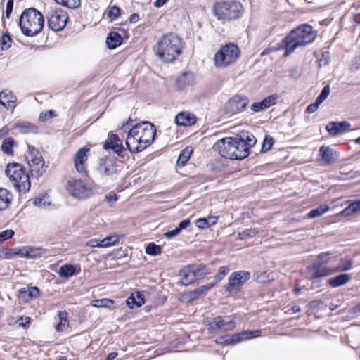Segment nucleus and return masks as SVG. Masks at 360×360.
<instances>
[{
  "label": "nucleus",
  "mask_w": 360,
  "mask_h": 360,
  "mask_svg": "<svg viewBox=\"0 0 360 360\" xmlns=\"http://www.w3.org/2000/svg\"><path fill=\"white\" fill-rule=\"evenodd\" d=\"M132 120L129 119L124 123L120 129L127 131L129 129L126 139V145L131 153H139L146 149L153 141L155 136V129L153 124L143 122L132 126Z\"/></svg>",
  "instance_id": "f257e3e1"
},
{
  "label": "nucleus",
  "mask_w": 360,
  "mask_h": 360,
  "mask_svg": "<svg viewBox=\"0 0 360 360\" xmlns=\"http://www.w3.org/2000/svg\"><path fill=\"white\" fill-rule=\"evenodd\" d=\"M317 36V32L308 24H302L290 32L283 43L285 46L284 56L292 54L297 48L312 43Z\"/></svg>",
  "instance_id": "f03ea898"
},
{
  "label": "nucleus",
  "mask_w": 360,
  "mask_h": 360,
  "mask_svg": "<svg viewBox=\"0 0 360 360\" xmlns=\"http://www.w3.org/2000/svg\"><path fill=\"white\" fill-rule=\"evenodd\" d=\"M155 50L163 62L172 63L181 53V39L173 33L167 34L158 41Z\"/></svg>",
  "instance_id": "7ed1b4c3"
},
{
  "label": "nucleus",
  "mask_w": 360,
  "mask_h": 360,
  "mask_svg": "<svg viewBox=\"0 0 360 360\" xmlns=\"http://www.w3.org/2000/svg\"><path fill=\"white\" fill-rule=\"evenodd\" d=\"M221 157L231 160H241L248 155L247 145L243 139L226 137L214 144Z\"/></svg>",
  "instance_id": "20e7f679"
},
{
  "label": "nucleus",
  "mask_w": 360,
  "mask_h": 360,
  "mask_svg": "<svg viewBox=\"0 0 360 360\" xmlns=\"http://www.w3.org/2000/svg\"><path fill=\"white\" fill-rule=\"evenodd\" d=\"M44 23L43 15L34 8L24 11L20 18L22 32L27 37H34L38 34L42 30Z\"/></svg>",
  "instance_id": "39448f33"
},
{
  "label": "nucleus",
  "mask_w": 360,
  "mask_h": 360,
  "mask_svg": "<svg viewBox=\"0 0 360 360\" xmlns=\"http://www.w3.org/2000/svg\"><path fill=\"white\" fill-rule=\"evenodd\" d=\"M5 172L19 192H27L30 190V176L21 165L18 163L8 164Z\"/></svg>",
  "instance_id": "423d86ee"
},
{
  "label": "nucleus",
  "mask_w": 360,
  "mask_h": 360,
  "mask_svg": "<svg viewBox=\"0 0 360 360\" xmlns=\"http://www.w3.org/2000/svg\"><path fill=\"white\" fill-rule=\"evenodd\" d=\"M213 11L218 20H233L242 15L243 6L234 1H221L214 5Z\"/></svg>",
  "instance_id": "0eeeda50"
},
{
  "label": "nucleus",
  "mask_w": 360,
  "mask_h": 360,
  "mask_svg": "<svg viewBox=\"0 0 360 360\" xmlns=\"http://www.w3.org/2000/svg\"><path fill=\"white\" fill-rule=\"evenodd\" d=\"M240 56V49L234 44H227L214 54V64L217 68H225L234 63Z\"/></svg>",
  "instance_id": "6e6552de"
},
{
  "label": "nucleus",
  "mask_w": 360,
  "mask_h": 360,
  "mask_svg": "<svg viewBox=\"0 0 360 360\" xmlns=\"http://www.w3.org/2000/svg\"><path fill=\"white\" fill-rule=\"evenodd\" d=\"M27 149L25 158L30 167V173L32 176L39 178L45 172L44 161L39 151L33 146L28 145Z\"/></svg>",
  "instance_id": "1a4fd4ad"
},
{
  "label": "nucleus",
  "mask_w": 360,
  "mask_h": 360,
  "mask_svg": "<svg viewBox=\"0 0 360 360\" xmlns=\"http://www.w3.org/2000/svg\"><path fill=\"white\" fill-rule=\"evenodd\" d=\"M94 189L93 184L82 179H71L67 183V190L76 198L84 199L89 197Z\"/></svg>",
  "instance_id": "9d476101"
},
{
  "label": "nucleus",
  "mask_w": 360,
  "mask_h": 360,
  "mask_svg": "<svg viewBox=\"0 0 360 360\" xmlns=\"http://www.w3.org/2000/svg\"><path fill=\"white\" fill-rule=\"evenodd\" d=\"M122 168V164L115 158L106 156L100 160L98 172L103 177L115 179Z\"/></svg>",
  "instance_id": "9b49d317"
},
{
  "label": "nucleus",
  "mask_w": 360,
  "mask_h": 360,
  "mask_svg": "<svg viewBox=\"0 0 360 360\" xmlns=\"http://www.w3.org/2000/svg\"><path fill=\"white\" fill-rule=\"evenodd\" d=\"M46 18L49 27L53 31L62 30L67 22V13L58 8H49L46 13Z\"/></svg>",
  "instance_id": "f8f14e48"
},
{
  "label": "nucleus",
  "mask_w": 360,
  "mask_h": 360,
  "mask_svg": "<svg viewBox=\"0 0 360 360\" xmlns=\"http://www.w3.org/2000/svg\"><path fill=\"white\" fill-rule=\"evenodd\" d=\"M259 330H246L235 333L232 335H224L219 337L215 342L217 344L235 345L243 340H249L252 337L259 336Z\"/></svg>",
  "instance_id": "ddd939ff"
},
{
  "label": "nucleus",
  "mask_w": 360,
  "mask_h": 360,
  "mask_svg": "<svg viewBox=\"0 0 360 360\" xmlns=\"http://www.w3.org/2000/svg\"><path fill=\"white\" fill-rule=\"evenodd\" d=\"M248 103L249 99L247 97L236 94L225 103V113L229 115L239 113L245 109Z\"/></svg>",
  "instance_id": "4468645a"
},
{
  "label": "nucleus",
  "mask_w": 360,
  "mask_h": 360,
  "mask_svg": "<svg viewBox=\"0 0 360 360\" xmlns=\"http://www.w3.org/2000/svg\"><path fill=\"white\" fill-rule=\"evenodd\" d=\"M89 156V148L82 147L74 155V166L77 172L82 174H87V160Z\"/></svg>",
  "instance_id": "2eb2a0df"
},
{
  "label": "nucleus",
  "mask_w": 360,
  "mask_h": 360,
  "mask_svg": "<svg viewBox=\"0 0 360 360\" xmlns=\"http://www.w3.org/2000/svg\"><path fill=\"white\" fill-rule=\"evenodd\" d=\"M250 273L246 271H239L232 273L229 278L226 290L229 292L238 290L240 287L250 279Z\"/></svg>",
  "instance_id": "dca6fc26"
},
{
  "label": "nucleus",
  "mask_w": 360,
  "mask_h": 360,
  "mask_svg": "<svg viewBox=\"0 0 360 360\" xmlns=\"http://www.w3.org/2000/svg\"><path fill=\"white\" fill-rule=\"evenodd\" d=\"M179 276L180 278V283L183 285L187 286L200 278L202 274L200 273L199 269L188 266L179 271Z\"/></svg>",
  "instance_id": "f3484780"
},
{
  "label": "nucleus",
  "mask_w": 360,
  "mask_h": 360,
  "mask_svg": "<svg viewBox=\"0 0 360 360\" xmlns=\"http://www.w3.org/2000/svg\"><path fill=\"white\" fill-rule=\"evenodd\" d=\"M46 252V250L41 248L30 246L22 247L15 251V255L21 257H25L28 259L40 257Z\"/></svg>",
  "instance_id": "a211bd4d"
},
{
  "label": "nucleus",
  "mask_w": 360,
  "mask_h": 360,
  "mask_svg": "<svg viewBox=\"0 0 360 360\" xmlns=\"http://www.w3.org/2000/svg\"><path fill=\"white\" fill-rule=\"evenodd\" d=\"M104 148L112 149L119 156H124L125 150L122 146V141L116 134H111L108 137L104 144Z\"/></svg>",
  "instance_id": "6ab92c4d"
},
{
  "label": "nucleus",
  "mask_w": 360,
  "mask_h": 360,
  "mask_svg": "<svg viewBox=\"0 0 360 360\" xmlns=\"http://www.w3.org/2000/svg\"><path fill=\"white\" fill-rule=\"evenodd\" d=\"M235 326V323L233 321L225 322L221 317L218 316L209 324V329L212 331L218 329L221 331H229L233 330Z\"/></svg>",
  "instance_id": "aec40b11"
},
{
  "label": "nucleus",
  "mask_w": 360,
  "mask_h": 360,
  "mask_svg": "<svg viewBox=\"0 0 360 360\" xmlns=\"http://www.w3.org/2000/svg\"><path fill=\"white\" fill-rule=\"evenodd\" d=\"M17 98L8 90L0 92V103L8 110H13L16 106Z\"/></svg>",
  "instance_id": "412c9836"
},
{
  "label": "nucleus",
  "mask_w": 360,
  "mask_h": 360,
  "mask_svg": "<svg viewBox=\"0 0 360 360\" xmlns=\"http://www.w3.org/2000/svg\"><path fill=\"white\" fill-rule=\"evenodd\" d=\"M174 121L179 126H191L195 123L196 117L190 112L183 111L175 116Z\"/></svg>",
  "instance_id": "4be33fe9"
},
{
  "label": "nucleus",
  "mask_w": 360,
  "mask_h": 360,
  "mask_svg": "<svg viewBox=\"0 0 360 360\" xmlns=\"http://www.w3.org/2000/svg\"><path fill=\"white\" fill-rule=\"evenodd\" d=\"M350 127V123L346 121L340 122H331L327 124L326 129L330 135L336 136L338 134L344 133Z\"/></svg>",
  "instance_id": "5701e85b"
},
{
  "label": "nucleus",
  "mask_w": 360,
  "mask_h": 360,
  "mask_svg": "<svg viewBox=\"0 0 360 360\" xmlns=\"http://www.w3.org/2000/svg\"><path fill=\"white\" fill-rule=\"evenodd\" d=\"M319 155L321 157L324 163L330 165L338 158V155L329 146H323L319 149Z\"/></svg>",
  "instance_id": "b1692460"
},
{
  "label": "nucleus",
  "mask_w": 360,
  "mask_h": 360,
  "mask_svg": "<svg viewBox=\"0 0 360 360\" xmlns=\"http://www.w3.org/2000/svg\"><path fill=\"white\" fill-rule=\"evenodd\" d=\"M194 75L191 72H186L179 75L176 79V85L179 89H184L194 83Z\"/></svg>",
  "instance_id": "393cba45"
},
{
  "label": "nucleus",
  "mask_w": 360,
  "mask_h": 360,
  "mask_svg": "<svg viewBox=\"0 0 360 360\" xmlns=\"http://www.w3.org/2000/svg\"><path fill=\"white\" fill-rule=\"evenodd\" d=\"M352 279L351 274H340L337 276L330 278L328 281V285L333 288H338L342 285H345L348 282H349Z\"/></svg>",
  "instance_id": "a878e982"
},
{
  "label": "nucleus",
  "mask_w": 360,
  "mask_h": 360,
  "mask_svg": "<svg viewBox=\"0 0 360 360\" xmlns=\"http://www.w3.org/2000/svg\"><path fill=\"white\" fill-rule=\"evenodd\" d=\"M12 194L6 188H0V211L6 210L12 201Z\"/></svg>",
  "instance_id": "bb28decb"
},
{
  "label": "nucleus",
  "mask_w": 360,
  "mask_h": 360,
  "mask_svg": "<svg viewBox=\"0 0 360 360\" xmlns=\"http://www.w3.org/2000/svg\"><path fill=\"white\" fill-rule=\"evenodd\" d=\"M129 307L133 309L134 307H139L144 304L143 295L140 292H135L131 293L126 301Z\"/></svg>",
  "instance_id": "cd10ccee"
},
{
  "label": "nucleus",
  "mask_w": 360,
  "mask_h": 360,
  "mask_svg": "<svg viewBox=\"0 0 360 360\" xmlns=\"http://www.w3.org/2000/svg\"><path fill=\"white\" fill-rule=\"evenodd\" d=\"M347 203H349V205L338 214L340 216L349 217L360 212V208L356 200H348Z\"/></svg>",
  "instance_id": "c85d7f7f"
},
{
  "label": "nucleus",
  "mask_w": 360,
  "mask_h": 360,
  "mask_svg": "<svg viewBox=\"0 0 360 360\" xmlns=\"http://www.w3.org/2000/svg\"><path fill=\"white\" fill-rule=\"evenodd\" d=\"M60 277L68 278L74 275L78 274L76 270V267L72 264H65L63 265L58 271Z\"/></svg>",
  "instance_id": "c756f323"
},
{
  "label": "nucleus",
  "mask_w": 360,
  "mask_h": 360,
  "mask_svg": "<svg viewBox=\"0 0 360 360\" xmlns=\"http://www.w3.org/2000/svg\"><path fill=\"white\" fill-rule=\"evenodd\" d=\"M122 37L117 32H110L106 39V44L109 49H115L121 44Z\"/></svg>",
  "instance_id": "7c9ffc66"
},
{
  "label": "nucleus",
  "mask_w": 360,
  "mask_h": 360,
  "mask_svg": "<svg viewBox=\"0 0 360 360\" xmlns=\"http://www.w3.org/2000/svg\"><path fill=\"white\" fill-rule=\"evenodd\" d=\"M190 224V220L186 219L182 221H181L179 224L178 227L175 228L174 229L167 231L165 233V237L167 239H170L172 238H174L179 235L181 230L186 229L188 225Z\"/></svg>",
  "instance_id": "2f4dec72"
},
{
  "label": "nucleus",
  "mask_w": 360,
  "mask_h": 360,
  "mask_svg": "<svg viewBox=\"0 0 360 360\" xmlns=\"http://www.w3.org/2000/svg\"><path fill=\"white\" fill-rule=\"evenodd\" d=\"M335 272V267L318 266L315 270L312 278L328 276L334 274Z\"/></svg>",
  "instance_id": "473e14b6"
},
{
  "label": "nucleus",
  "mask_w": 360,
  "mask_h": 360,
  "mask_svg": "<svg viewBox=\"0 0 360 360\" xmlns=\"http://www.w3.org/2000/svg\"><path fill=\"white\" fill-rule=\"evenodd\" d=\"M192 153H193L192 147H191V146L186 147L180 153V155L178 158L177 162H176V165L178 166H184L187 162L188 159L190 158V156L192 154Z\"/></svg>",
  "instance_id": "72a5a7b5"
},
{
  "label": "nucleus",
  "mask_w": 360,
  "mask_h": 360,
  "mask_svg": "<svg viewBox=\"0 0 360 360\" xmlns=\"http://www.w3.org/2000/svg\"><path fill=\"white\" fill-rule=\"evenodd\" d=\"M15 129L22 134L37 133V131L36 126L27 122L17 124Z\"/></svg>",
  "instance_id": "f704fd0d"
},
{
  "label": "nucleus",
  "mask_w": 360,
  "mask_h": 360,
  "mask_svg": "<svg viewBox=\"0 0 360 360\" xmlns=\"http://www.w3.org/2000/svg\"><path fill=\"white\" fill-rule=\"evenodd\" d=\"M329 210V206L326 204H321L318 207L311 210L308 214L309 218H316L322 216Z\"/></svg>",
  "instance_id": "c9c22d12"
},
{
  "label": "nucleus",
  "mask_w": 360,
  "mask_h": 360,
  "mask_svg": "<svg viewBox=\"0 0 360 360\" xmlns=\"http://www.w3.org/2000/svg\"><path fill=\"white\" fill-rule=\"evenodd\" d=\"M216 283L213 282H210L207 284L201 285L200 287L195 289L193 292L190 293L191 299H195L198 295L205 293L207 291L210 290Z\"/></svg>",
  "instance_id": "e433bc0d"
},
{
  "label": "nucleus",
  "mask_w": 360,
  "mask_h": 360,
  "mask_svg": "<svg viewBox=\"0 0 360 360\" xmlns=\"http://www.w3.org/2000/svg\"><path fill=\"white\" fill-rule=\"evenodd\" d=\"M353 268V262L347 259H342L339 264L335 267V272L347 271Z\"/></svg>",
  "instance_id": "4c0bfd02"
},
{
  "label": "nucleus",
  "mask_w": 360,
  "mask_h": 360,
  "mask_svg": "<svg viewBox=\"0 0 360 360\" xmlns=\"http://www.w3.org/2000/svg\"><path fill=\"white\" fill-rule=\"evenodd\" d=\"M58 317L60 319L59 323L56 326L55 328L57 331H62L65 326L68 323V314L65 311H60L58 312Z\"/></svg>",
  "instance_id": "58836bf2"
},
{
  "label": "nucleus",
  "mask_w": 360,
  "mask_h": 360,
  "mask_svg": "<svg viewBox=\"0 0 360 360\" xmlns=\"http://www.w3.org/2000/svg\"><path fill=\"white\" fill-rule=\"evenodd\" d=\"M114 304V301L110 299H100L92 302V306L95 307H105L111 309Z\"/></svg>",
  "instance_id": "ea45409f"
},
{
  "label": "nucleus",
  "mask_w": 360,
  "mask_h": 360,
  "mask_svg": "<svg viewBox=\"0 0 360 360\" xmlns=\"http://www.w3.org/2000/svg\"><path fill=\"white\" fill-rule=\"evenodd\" d=\"M58 4H61L68 8L75 9L79 6L80 0H54Z\"/></svg>",
  "instance_id": "a19ab883"
},
{
  "label": "nucleus",
  "mask_w": 360,
  "mask_h": 360,
  "mask_svg": "<svg viewBox=\"0 0 360 360\" xmlns=\"http://www.w3.org/2000/svg\"><path fill=\"white\" fill-rule=\"evenodd\" d=\"M119 238L117 235L107 236L100 242V245L103 248L115 245L119 241Z\"/></svg>",
  "instance_id": "79ce46f5"
},
{
  "label": "nucleus",
  "mask_w": 360,
  "mask_h": 360,
  "mask_svg": "<svg viewBox=\"0 0 360 360\" xmlns=\"http://www.w3.org/2000/svg\"><path fill=\"white\" fill-rule=\"evenodd\" d=\"M39 290L37 287H31L27 290L22 289L20 290L21 295L27 296L30 299L37 297L39 295Z\"/></svg>",
  "instance_id": "37998d69"
},
{
  "label": "nucleus",
  "mask_w": 360,
  "mask_h": 360,
  "mask_svg": "<svg viewBox=\"0 0 360 360\" xmlns=\"http://www.w3.org/2000/svg\"><path fill=\"white\" fill-rule=\"evenodd\" d=\"M146 252L150 255H158L161 252V248L160 245L151 243L146 246Z\"/></svg>",
  "instance_id": "c03bdc74"
},
{
  "label": "nucleus",
  "mask_w": 360,
  "mask_h": 360,
  "mask_svg": "<svg viewBox=\"0 0 360 360\" xmlns=\"http://www.w3.org/2000/svg\"><path fill=\"white\" fill-rule=\"evenodd\" d=\"M34 205L38 207L44 208L49 205L46 195H40L34 200Z\"/></svg>",
  "instance_id": "a18cd8bd"
},
{
  "label": "nucleus",
  "mask_w": 360,
  "mask_h": 360,
  "mask_svg": "<svg viewBox=\"0 0 360 360\" xmlns=\"http://www.w3.org/2000/svg\"><path fill=\"white\" fill-rule=\"evenodd\" d=\"M13 142V139L11 138L6 139L1 144L2 150L6 154H11L12 153Z\"/></svg>",
  "instance_id": "49530a36"
},
{
  "label": "nucleus",
  "mask_w": 360,
  "mask_h": 360,
  "mask_svg": "<svg viewBox=\"0 0 360 360\" xmlns=\"http://www.w3.org/2000/svg\"><path fill=\"white\" fill-rule=\"evenodd\" d=\"M12 43V39L10 37V35L8 33H4L1 39V49L2 50H7L8 49Z\"/></svg>",
  "instance_id": "de8ad7c7"
},
{
  "label": "nucleus",
  "mask_w": 360,
  "mask_h": 360,
  "mask_svg": "<svg viewBox=\"0 0 360 360\" xmlns=\"http://www.w3.org/2000/svg\"><path fill=\"white\" fill-rule=\"evenodd\" d=\"M274 143V139L271 136L266 135L262 143V151L266 152L268 151Z\"/></svg>",
  "instance_id": "09e8293b"
},
{
  "label": "nucleus",
  "mask_w": 360,
  "mask_h": 360,
  "mask_svg": "<svg viewBox=\"0 0 360 360\" xmlns=\"http://www.w3.org/2000/svg\"><path fill=\"white\" fill-rule=\"evenodd\" d=\"M257 231L255 229H248L238 233V238L241 240H244L247 238H252L257 233Z\"/></svg>",
  "instance_id": "8fccbe9b"
},
{
  "label": "nucleus",
  "mask_w": 360,
  "mask_h": 360,
  "mask_svg": "<svg viewBox=\"0 0 360 360\" xmlns=\"http://www.w3.org/2000/svg\"><path fill=\"white\" fill-rule=\"evenodd\" d=\"M330 91V89L329 85H326V86H324L321 94L316 98L318 103H322L328 97Z\"/></svg>",
  "instance_id": "3c124183"
},
{
  "label": "nucleus",
  "mask_w": 360,
  "mask_h": 360,
  "mask_svg": "<svg viewBox=\"0 0 360 360\" xmlns=\"http://www.w3.org/2000/svg\"><path fill=\"white\" fill-rule=\"evenodd\" d=\"M278 96L276 95H271L264 98L262 102L265 108H267L276 103Z\"/></svg>",
  "instance_id": "603ef678"
},
{
  "label": "nucleus",
  "mask_w": 360,
  "mask_h": 360,
  "mask_svg": "<svg viewBox=\"0 0 360 360\" xmlns=\"http://www.w3.org/2000/svg\"><path fill=\"white\" fill-rule=\"evenodd\" d=\"M229 269L226 266H221L219 269L218 274L214 276V282L215 283L219 282L227 274Z\"/></svg>",
  "instance_id": "864d4df0"
},
{
  "label": "nucleus",
  "mask_w": 360,
  "mask_h": 360,
  "mask_svg": "<svg viewBox=\"0 0 360 360\" xmlns=\"http://www.w3.org/2000/svg\"><path fill=\"white\" fill-rule=\"evenodd\" d=\"M120 14V9L119 7L116 6H113L110 8L109 11H108V16L115 19L117 18Z\"/></svg>",
  "instance_id": "5fc2aeb1"
},
{
  "label": "nucleus",
  "mask_w": 360,
  "mask_h": 360,
  "mask_svg": "<svg viewBox=\"0 0 360 360\" xmlns=\"http://www.w3.org/2000/svg\"><path fill=\"white\" fill-rule=\"evenodd\" d=\"M14 235V231L12 229H7L0 232V241H4L7 239L12 238Z\"/></svg>",
  "instance_id": "6e6d98bb"
},
{
  "label": "nucleus",
  "mask_w": 360,
  "mask_h": 360,
  "mask_svg": "<svg viewBox=\"0 0 360 360\" xmlns=\"http://www.w3.org/2000/svg\"><path fill=\"white\" fill-rule=\"evenodd\" d=\"M330 255V254L328 252L320 254L318 256V259H319V264L321 265V264H326L329 263V262H330V257H329Z\"/></svg>",
  "instance_id": "4d7b16f0"
},
{
  "label": "nucleus",
  "mask_w": 360,
  "mask_h": 360,
  "mask_svg": "<svg viewBox=\"0 0 360 360\" xmlns=\"http://www.w3.org/2000/svg\"><path fill=\"white\" fill-rule=\"evenodd\" d=\"M195 225L198 228L201 229L210 227L206 218L198 219L195 222Z\"/></svg>",
  "instance_id": "13d9d810"
},
{
  "label": "nucleus",
  "mask_w": 360,
  "mask_h": 360,
  "mask_svg": "<svg viewBox=\"0 0 360 360\" xmlns=\"http://www.w3.org/2000/svg\"><path fill=\"white\" fill-rule=\"evenodd\" d=\"M54 116V112L53 110H49L43 112L39 115V120L44 122L49 118H51Z\"/></svg>",
  "instance_id": "bf43d9fd"
},
{
  "label": "nucleus",
  "mask_w": 360,
  "mask_h": 360,
  "mask_svg": "<svg viewBox=\"0 0 360 360\" xmlns=\"http://www.w3.org/2000/svg\"><path fill=\"white\" fill-rule=\"evenodd\" d=\"M251 110H252L255 112H259L261 110H263L265 108V107L263 105V103L262 101L260 102H255L250 106Z\"/></svg>",
  "instance_id": "052dcab7"
},
{
  "label": "nucleus",
  "mask_w": 360,
  "mask_h": 360,
  "mask_svg": "<svg viewBox=\"0 0 360 360\" xmlns=\"http://www.w3.org/2000/svg\"><path fill=\"white\" fill-rule=\"evenodd\" d=\"M13 7V0H8L6 3V8L5 11L6 17L8 19L12 13Z\"/></svg>",
  "instance_id": "680f3d73"
},
{
  "label": "nucleus",
  "mask_w": 360,
  "mask_h": 360,
  "mask_svg": "<svg viewBox=\"0 0 360 360\" xmlns=\"http://www.w3.org/2000/svg\"><path fill=\"white\" fill-rule=\"evenodd\" d=\"M256 139L253 135L248 136L246 138V141H245V144L247 145V150L249 153V148L253 146L256 143Z\"/></svg>",
  "instance_id": "e2e57ef3"
},
{
  "label": "nucleus",
  "mask_w": 360,
  "mask_h": 360,
  "mask_svg": "<svg viewBox=\"0 0 360 360\" xmlns=\"http://www.w3.org/2000/svg\"><path fill=\"white\" fill-rule=\"evenodd\" d=\"M321 103H318V101L316 100L315 103H312V104H310L307 108V111L309 112V113H313L314 112H316L318 108H319V106L321 105Z\"/></svg>",
  "instance_id": "0e129e2a"
},
{
  "label": "nucleus",
  "mask_w": 360,
  "mask_h": 360,
  "mask_svg": "<svg viewBox=\"0 0 360 360\" xmlns=\"http://www.w3.org/2000/svg\"><path fill=\"white\" fill-rule=\"evenodd\" d=\"M31 321V319L30 317H28V316H25V317H20L19 319L18 320V323L19 324V326H26L27 325H28Z\"/></svg>",
  "instance_id": "69168bd1"
},
{
  "label": "nucleus",
  "mask_w": 360,
  "mask_h": 360,
  "mask_svg": "<svg viewBox=\"0 0 360 360\" xmlns=\"http://www.w3.org/2000/svg\"><path fill=\"white\" fill-rule=\"evenodd\" d=\"M206 219L209 226H212L217 222L218 217L215 216H209Z\"/></svg>",
  "instance_id": "338daca9"
},
{
  "label": "nucleus",
  "mask_w": 360,
  "mask_h": 360,
  "mask_svg": "<svg viewBox=\"0 0 360 360\" xmlns=\"http://www.w3.org/2000/svg\"><path fill=\"white\" fill-rule=\"evenodd\" d=\"M301 311V308L300 306L298 305H295L293 307H292L290 309H289V311L290 312V314H296V313H298Z\"/></svg>",
  "instance_id": "774afa93"
}]
</instances>
